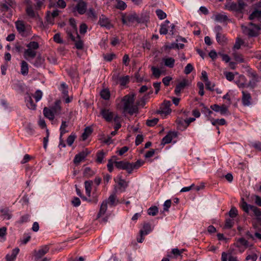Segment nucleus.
<instances>
[{
	"label": "nucleus",
	"instance_id": "nucleus-48",
	"mask_svg": "<svg viewBox=\"0 0 261 261\" xmlns=\"http://www.w3.org/2000/svg\"><path fill=\"white\" fill-rule=\"evenodd\" d=\"M147 213L150 216H155L158 213V208L156 206H151L148 209Z\"/></svg>",
	"mask_w": 261,
	"mask_h": 261
},
{
	"label": "nucleus",
	"instance_id": "nucleus-13",
	"mask_svg": "<svg viewBox=\"0 0 261 261\" xmlns=\"http://www.w3.org/2000/svg\"><path fill=\"white\" fill-rule=\"evenodd\" d=\"M114 164L117 169L125 170L129 174V171L131 169L130 163L125 161H116Z\"/></svg>",
	"mask_w": 261,
	"mask_h": 261
},
{
	"label": "nucleus",
	"instance_id": "nucleus-64",
	"mask_svg": "<svg viewBox=\"0 0 261 261\" xmlns=\"http://www.w3.org/2000/svg\"><path fill=\"white\" fill-rule=\"evenodd\" d=\"M228 112V108L225 105L221 106L219 111V112H220L221 115L226 114Z\"/></svg>",
	"mask_w": 261,
	"mask_h": 261
},
{
	"label": "nucleus",
	"instance_id": "nucleus-14",
	"mask_svg": "<svg viewBox=\"0 0 261 261\" xmlns=\"http://www.w3.org/2000/svg\"><path fill=\"white\" fill-rule=\"evenodd\" d=\"M253 43V40H251L250 42H249L248 41L247 42H245L241 38L237 37L233 46V48L239 49L241 48V46L242 45H244L245 46L251 48Z\"/></svg>",
	"mask_w": 261,
	"mask_h": 261
},
{
	"label": "nucleus",
	"instance_id": "nucleus-61",
	"mask_svg": "<svg viewBox=\"0 0 261 261\" xmlns=\"http://www.w3.org/2000/svg\"><path fill=\"white\" fill-rule=\"evenodd\" d=\"M88 29L87 25L85 23H83L80 25V33L82 35H84Z\"/></svg>",
	"mask_w": 261,
	"mask_h": 261
},
{
	"label": "nucleus",
	"instance_id": "nucleus-35",
	"mask_svg": "<svg viewBox=\"0 0 261 261\" xmlns=\"http://www.w3.org/2000/svg\"><path fill=\"white\" fill-rule=\"evenodd\" d=\"M72 41L75 42V46L77 49H83L84 46L83 41L82 40L79 35V37H77L76 35H75L74 40Z\"/></svg>",
	"mask_w": 261,
	"mask_h": 261
},
{
	"label": "nucleus",
	"instance_id": "nucleus-44",
	"mask_svg": "<svg viewBox=\"0 0 261 261\" xmlns=\"http://www.w3.org/2000/svg\"><path fill=\"white\" fill-rule=\"evenodd\" d=\"M94 172L89 167H86L84 171L83 175L86 178H89L94 175Z\"/></svg>",
	"mask_w": 261,
	"mask_h": 261
},
{
	"label": "nucleus",
	"instance_id": "nucleus-22",
	"mask_svg": "<svg viewBox=\"0 0 261 261\" xmlns=\"http://www.w3.org/2000/svg\"><path fill=\"white\" fill-rule=\"evenodd\" d=\"M43 113L44 117L48 119L49 120L53 121L54 120L55 115L49 108L44 107L43 110Z\"/></svg>",
	"mask_w": 261,
	"mask_h": 261
},
{
	"label": "nucleus",
	"instance_id": "nucleus-56",
	"mask_svg": "<svg viewBox=\"0 0 261 261\" xmlns=\"http://www.w3.org/2000/svg\"><path fill=\"white\" fill-rule=\"evenodd\" d=\"M30 218V215L29 214H25L22 216L20 219L17 221V222L19 224H22L23 223L27 222Z\"/></svg>",
	"mask_w": 261,
	"mask_h": 261
},
{
	"label": "nucleus",
	"instance_id": "nucleus-60",
	"mask_svg": "<svg viewBox=\"0 0 261 261\" xmlns=\"http://www.w3.org/2000/svg\"><path fill=\"white\" fill-rule=\"evenodd\" d=\"M194 68L191 63H189L185 68L184 72L186 74H190L193 70Z\"/></svg>",
	"mask_w": 261,
	"mask_h": 261
},
{
	"label": "nucleus",
	"instance_id": "nucleus-29",
	"mask_svg": "<svg viewBox=\"0 0 261 261\" xmlns=\"http://www.w3.org/2000/svg\"><path fill=\"white\" fill-rule=\"evenodd\" d=\"M163 61L164 63V65L170 68H172L175 64V60L172 57H168L167 58L163 59Z\"/></svg>",
	"mask_w": 261,
	"mask_h": 261
},
{
	"label": "nucleus",
	"instance_id": "nucleus-38",
	"mask_svg": "<svg viewBox=\"0 0 261 261\" xmlns=\"http://www.w3.org/2000/svg\"><path fill=\"white\" fill-rule=\"evenodd\" d=\"M235 83L240 88H243L246 86L245 77L243 75L240 76L239 79L235 81Z\"/></svg>",
	"mask_w": 261,
	"mask_h": 261
},
{
	"label": "nucleus",
	"instance_id": "nucleus-47",
	"mask_svg": "<svg viewBox=\"0 0 261 261\" xmlns=\"http://www.w3.org/2000/svg\"><path fill=\"white\" fill-rule=\"evenodd\" d=\"M248 75L251 77V79L253 80H259V77L256 72L252 69H249L247 70Z\"/></svg>",
	"mask_w": 261,
	"mask_h": 261
},
{
	"label": "nucleus",
	"instance_id": "nucleus-41",
	"mask_svg": "<svg viewBox=\"0 0 261 261\" xmlns=\"http://www.w3.org/2000/svg\"><path fill=\"white\" fill-rule=\"evenodd\" d=\"M68 126V124L67 122L64 120L62 121L61 125L60 128V135L61 137H63V136L66 133L68 132L67 130L66 129V128Z\"/></svg>",
	"mask_w": 261,
	"mask_h": 261
},
{
	"label": "nucleus",
	"instance_id": "nucleus-16",
	"mask_svg": "<svg viewBox=\"0 0 261 261\" xmlns=\"http://www.w3.org/2000/svg\"><path fill=\"white\" fill-rule=\"evenodd\" d=\"M100 115L107 122H111L114 117V113L107 109H102L100 111Z\"/></svg>",
	"mask_w": 261,
	"mask_h": 261
},
{
	"label": "nucleus",
	"instance_id": "nucleus-28",
	"mask_svg": "<svg viewBox=\"0 0 261 261\" xmlns=\"http://www.w3.org/2000/svg\"><path fill=\"white\" fill-rule=\"evenodd\" d=\"M144 161L141 160H138L135 163H130L131 169L129 171V174L132 173V171L134 169H138L141 166L144 164Z\"/></svg>",
	"mask_w": 261,
	"mask_h": 261
},
{
	"label": "nucleus",
	"instance_id": "nucleus-62",
	"mask_svg": "<svg viewBox=\"0 0 261 261\" xmlns=\"http://www.w3.org/2000/svg\"><path fill=\"white\" fill-rule=\"evenodd\" d=\"M234 224V222L232 220L230 219H227L225 221V224L224 227L225 228H231Z\"/></svg>",
	"mask_w": 261,
	"mask_h": 261
},
{
	"label": "nucleus",
	"instance_id": "nucleus-36",
	"mask_svg": "<svg viewBox=\"0 0 261 261\" xmlns=\"http://www.w3.org/2000/svg\"><path fill=\"white\" fill-rule=\"evenodd\" d=\"M106 154V153L103 150L98 151L96 153V162L100 164L103 163Z\"/></svg>",
	"mask_w": 261,
	"mask_h": 261
},
{
	"label": "nucleus",
	"instance_id": "nucleus-53",
	"mask_svg": "<svg viewBox=\"0 0 261 261\" xmlns=\"http://www.w3.org/2000/svg\"><path fill=\"white\" fill-rule=\"evenodd\" d=\"M33 96L35 98L36 102H38L42 97V92L41 90H37L34 94H33Z\"/></svg>",
	"mask_w": 261,
	"mask_h": 261
},
{
	"label": "nucleus",
	"instance_id": "nucleus-10",
	"mask_svg": "<svg viewBox=\"0 0 261 261\" xmlns=\"http://www.w3.org/2000/svg\"><path fill=\"white\" fill-rule=\"evenodd\" d=\"M242 103L244 107H249L253 103L251 95L248 91L243 90L242 91Z\"/></svg>",
	"mask_w": 261,
	"mask_h": 261
},
{
	"label": "nucleus",
	"instance_id": "nucleus-23",
	"mask_svg": "<svg viewBox=\"0 0 261 261\" xmlns=\"http://www.w3.org/2000/svg\"><path fill=\"white\" fill-rule=\"evenodd\" d=\"M176 136L174 132H169L162 139V143L163 144H168L171 142L173 138Z\"/></svg>",
	"mask_w": 261,
	"mask_h": 261
},
{
	"label": "nucleus",
	"instance_id": "nucleus-6",
	"mask_svg": "<svg viewBox=\"0 0 261 261\" xmlns=\"http://www.w3.org/2000/svg\"><path fill=\"white\" fill-rule=\"evenodd\" d=\"M69 22L70 28L67 27L66 28V31L68 38H70L71 40H74L75 35H76L77 37H79L76 21L74 18H71L69 19Z\"/></svg>",
	"mask_w": 261,
	"mask_h": 261
},
{
	"label": "nucleus",
	"instance_id": "nucleus-5",
	"mask_svg": "<svg viewBox=\"0 0 261 261\" xmlns=\"http://www.w3.org/2000/svg\"><path fill=\"white\" fill-rule=\"evenodd\" d=\"M17 31L22 37H27L31 34V27L30 25H25L21 20H17L15 22Z\"/></svg>",
	"mask_w": 261,
	"mask_h": 261
},
{
	"label": "nucleus",
	"instance_id": "nucleus-59",
	"mask_svg": "<svg viewBox=\"0 0 261 261\" xmlns=\"http://www.w3.org/2000/svg\"><path fill=\"white\" fill-rule=\"evenodd\" d=\"M116 7L118 9L123 10L126 8V4L123 1H119L117 2Z\"/></svg>",
	"mask_w": 261,
	"mask_h": 261
},
{
	"label": "nucleus",
	"instance_id": "nucleus-4",
	"mask_svg": "<svg viewBox=\"0 0 261 261\" xmlns=\"http://www.w3.org/2000/svg\"><path fill=\"white\" fill-rule=\"evenodd\" d=\"M241 207L242 210L247 214L249 213L250 211H251L254 216L256 217V220L261 217V210L260 208L255 206L248 204L244 201V198L242 199V203Z\"/></svg>",
	"mask_w": 261,
	"mask_h": 261
},
{
	"label": "nucleus",
	"instance_id": "nucleus-11",
	"mask_svg": "<svg viewBox=\"0 0 261 261\" xmlns=\"http://www.w3.org/2000/svg\"><path fill=\"white\" fill-rule=\"evenodd\" d=\"M234 245L238 248L240 252H243L249 247V243L248 241L243 238H239L234 243Z\"/></svg>",
	"mask_w": 261,
	"mask_h": 261
},
{
	"label": "nucleus",
	"instance_id": "nucleus-19",
	"mask_svg": "<svg viewBox=\"0 0 261 261\" xmlns=\"http://www.w3.org/2000/svg\"><path fill=\"white\" fill-rule=\"evenodd\" d=\"M122 21L123 24H127L128 23L139 22V18L136 14H131L126 17H123L122 18Z\"/></svg>",
	"mask_w": 261,
	"mask_h": 261
},
{
	"label": "nucleus",
	"instance_id": "nucleus-21",
	"mask_svg": "<svg viewBox=\"0 0 261 261\" xmlns=\"http://www.w3.org/2000/svg\"><path fill=\"white\" fill-rule=\"evenodd\" d=\"M61 101L60 100H57L54 103V106L49 107L50 110L54 113L55 115H59L61 114L62 107L61 106Z\"/></svg>",
	"mask_w": 261,
	"mask_h": 261
},
{
	"label": "nucleus",
	"instance_id": "nucleus-39",
	"mask_svg": "<svg viewBox=\"0 0 261 261\" xmlns=\"http://www.w3.org/2000/svg\"><path fill=\"white\" fill-rule=\"evenodd\" d=\"M0 211L3 214L2 216L4 219L9 220L12 218V214L8 208H2Z\"/></svg>",
	"mask_w": 261,
	"mask_h": 261
},
{
	"label": "nucleus",
	"instance_id": "nucleus-55",
	"mask_svg": "<svg viewBox=\"0 0 261 261\" xmlns=\"http://www.w3.org/2000/svg\"><path fill=\"white\" fill-rule=\"evenodd\" d=\"M226 79L229 81H232L234 79V74L231 72L225 71L224 72Z\"/></svg>",
	"mask_w": 261,
	"mask_h": 261
},
{
	"label": "nucleus",
	"instance_id": "nucleus-12",
	"mask_svg": "<svg viewBox=\"0 0 261 261\" xmlns=\"http://www.w3.org/2000/svg\"><path fill=\"white\" fill-rule=\"evenodd\" d=\"M87 7V3L84 0H80L74 8V11H76L79 14L82 15L86 12Z\"/></svg>",
	"mask_w": 261,
	"mask_h": 261
},
{
	"label": "nucleus",
	"instance_id": "nucleus-51",
	"mask_svg": "<svg viewBox=\"0 0 261 261\" xmlns=\"http://www.w3.org/2000/svg\"><path fill=\"white\" fill-rule=\"evenodd\" d=\"M233 58L236 61L239 63H243L244 62V60L242 55L238 53H234L233 54Z\"/></svg>",
	"mask_w": 261,
	"mask_h": 261
},
{
	"label": "nucleus",
	"instance_id": "nucleus-32",
	"mask_svg": "<svg viewBox=\"0 0 261 261\" xmlns=\"http://www.w3.org/2000/svg\"><path fill=\"white\" fill-rule=\"evenodd\" d=\"M118 184L120 186L119 189L121 192H124L126 188L128 187V181H125L124 179H122L121 176L119 178Z\"/></svg>",
	"mask_w": 261,
	"mask_h": 261
},
{
	"label": "nucleus",
	"instance_id": "nucleus-7",
	"mask_svg": "<svg viewBox=\"0 0 261 261\" xmlns=\"http://www.w3.org/2000/svg\"><path fill=\"white\" fill-rule=\"evenodd\" d=\"M246 6V4L243 0H238V4L231 3L227 6V8L229 11L242 13Z\"/></svg>",
	"mask_w": 261,
	"mask_h": 261
},
{
	"label": "nucleus",
	"instance_id": "nucleus-52",
	"mask_svg": "<svg viewBox=\"0 0 261 261\" xmlns=\"http://www.w3.org/2000/svg\"><path fill=\"white\" fill-rule=\"evenodd\" d=\"M155 13L158 18L161 20L164 19L167 17L166 14L161 9H157L155 11Z\"/></svg>",
	"mask_w": 261,
	"mask_h": 261
},
{
	"label": "nucleus",
	"instance_id": "nucleus-63",
	"mask_svg": "<svg viewBox=\"0 0 261 261\" xmlns=\"http://www.w3.org/2000/svg\"><path fill=\"white\" fill-rule=\"evenodd\" d=\"M10 5L6 2L2 3L0 5V8L3 11H7L10 8Z\"/></svg>",
	"mask_w": 261,
	"mask_h": 261
},
{
	"label": "nucleus",
	"instance_id": "nucleus-8",
	"mask_svg": "<svg viewBox=\"0 0 261 261\" xmlns=\"http://www.w3.org/2000/svg\"><path fill=\"white\" fill-rule=\"evenodd\" d=\"M171 105V103L170 101L164 100L158 111V113L162 116H166L169 115L171 112V109H170Z\"/></svg>",
	"mask_w": 261,
	"mask_h": 261
},
{
	"label": "nucleus",
	"instance_id": "nucleus-3",
	"mask_svg": "<svg viewBox=\"0 0 261 261\" xmlns=\"http://www.w3.org/2000/svg\"><path fill=\"white\" fill-rule=\"evenodd\" d=\"M27 49L24 51V58L29 61L34 59L37 55L36 50L39 48V43L36 41H31L26 45Z\"/></svg>",
	"mask_w": 261,
	"mask_h": 261
},
{
	"label": "nucleus",
	"instance_id": "nucleus-50",
	"mask_svg": "<svg viewBox=\"0 0 261 261\" xmlns=\"http://www.w3.org/2000/svg\"><path fill=\"white\" fill-rule=\"evenodd\" d=\"M129 81V77L128 75L122 76L119 79V82L118 84H120V85L122 86H125Z\"/></svg>",
	"mask_w": 261,
	"mask_h": 261
},
{
	"label": "nucleus",
	"instance_id": "nucleus-46",
	"mask_svg": "<svg viewBox=\"0 0 261 261\" xmlns=\"http://www.w3.org/2000/svg\"><path fill=\"white\" fill-rule=\"evenodd\" d=\"M100 96L103 99L108 100L110 97V92L108 89H103L100 92Z\"/></svg>",
	"mask_w": 261,
	"mask_h": 261
},
{
	"label": "nucleus",
	"instance_id": "nucleus-31",
	"mask_svg": "<svg viewBox=\"0 0 261 261\" xmlns=\"http://www.w3.org/2000/svg\"><path fill=\"white\" fill-rule=\"evenodd\" d=\"M170 23V21L166 20L163 24L161 25L160 29V33L162 35H166L167 34L168 31L169 26L168 24Z\"/></svg>",
	"mask_w": 261,
	"mask_h": 261
},
{
	"label": "nucleus",
	"instance_id": "nucleus-17",
	"mask_svg": "<svg viewBox=\"0 0 261 261\" xmlns=\"http://www.w3.org/2000/svg\"><path fill=\"white\" fill-rule=\"evenodd\" d=\"M175 122L177 129L179 130H185L188 127V124L187 123L186 120L181 117H178Z\"/></svg>",
	"mask_w": 261,
	"mask_h": 261
},
{
	"label": "nucleus",
	"instance_id": "nucleus-1",
	"mask_svg": "<svg viewBox=\"0 0 261 261\" xmlns=\"http://www.w3.org/2000/svg\"><path fill=\"white\" fill-rule=\"evenodd\" d=\"M122 109L125 112H127L130 115H133L138 112L137 106L134 105L135 95L128 94L125 95L121 99Z\"/></svg>",
	"mask_w": 261,
	"mask_h": 261
},
{
	"label": "nucleus",
	"instance_id": "nucleus-15",
	"mask_svg": "<svg viewBox=\"0 0 261 261\" xmlns=\"http://www.w3.org/2000/svg\"><path fill=\"white\" fill-rule=\"evenodd\" d=\"M98 23L102 27H105L107 29H110L113 27V25L109 19L103 15H101Z\"/></svg>",
	"mask_w": 261,
	"mask_h": 261
},
{
	"label": "nucleus",
	"instance_id": "nucleus-2",
	"mask_svg": "<svg viewBox=\"0 0 261 261\" xmlns=\"http://www.w3.org/2000/svg\"><path fill=\"white\" fill-rule=\"evenodd\" d=\"M242 33L248 37V41L254 39H250L256 37L260 34L261 28L259 25L255 24L252 22H249L246 25H241Z\"/></svg>",
	"mask_w": 261,
	"mask_h": 261
},
{
	"label": "nucleus",
	"instance_id": "nucleus-26",
	"mask_svg": "<svg viewBox=\"0 0 261 261\" xmlns=\"http://www.w3.org/2000/svg\"><path fill=\"white\" fill-rule=\"evenodd\" d=\"M26 13L27 14L32 18H37L39 17V15L37 13H36L34 11L32 6L31 5H29L26 8Z\"/></svg>",
	"mask_w": 261,
	"mask_h": 261
},
{
	"label": "nucleus",
	"instance_id": "nucleus-49",
	"mask_svg": "<svg viewBox=\"0 0 261 261\" xmlns=\"http://www.w3.org/2000/svg\"><path fill=\"white\" fill-rule=\"evenodd\" d=\"M151 70L152 72V75L155 77V78H159L161 75V70L157 67H155L154 66H152L151 68Z\"/></svg>",
	"mask_w": 261,
	"mask_h": 261
},
{
	"label": "nucleus",
	"instance_id": "nucleus-57",
	"mask_svg": "<svg viewBox=\"0 0 261 261\" xmlns=\"http://www.w3.org/2000/svg\"><path fill=\"white\" fill-rule=\"evenodd\" d=\"M115 57L116 55L114 54H107L103 55V58L105 60L108 62H111Z\"/></svg>",
	"mask_w": 261,
	"mask_h": 261
},
{
	"label": "nucleus",
	"instance_id": "nucleus-18",
	"mask_svg": "<svg viewBox=\"0 0 261 261\" xmlns=\"http://www.w3.org/2000/svg\"><path fill=\"white\" fill-rule=\"evenodd\" d=\"M49 245H44L41 246L35 254V259L38 260L42 257L45 254H46L49 251Z\"/></svg>",
	"mask_w": 261,
	"mask_h": 261
},
{
	"label": "nucleus",
	"instance_id": "nucleus-40",
	"mask_svg": "<svg viewBox=\"0 0 261 261\" xmlns=\"http://www.w3.org/2000/svg\"><path fill=\"white\" fill-rule=\"evenodd\" d=\"M27 106L29 109L35 110L36 109V105L34 103L32 98L31 96H29L26 99Z\"/></svg>",
	"mask_w": 261,
	"mask_h": 261
},
{
	"label": "nucleus",
	"instance_id": "nucleus-45",
	"mask_svg": "<svg viewBox=\"0 0 261 261\" xmlns=\"http://www.w3.org/2000/svg\"><path fill=\"white\" fill-rule=\"evenodd\" d=\"M76 138V135L75 133H72L70 135H69L66 140L68 146H71L73 142H74L75 139Z\"/></svg>",
	"mask_w": 261,
	"mask_h": 261
},
{
	"label": "nucleus",
	"instance_id": "nucleus-30",
	"mask_svg": "<svg viewBox=\"0 0 261 261\" xmlns=\"http://www.w3.org/2000/svg\"><path fill=\"white\" fill-rule=\"evenodd\" d=\"M152 230L151 225L148 223H144L142 229L140 230V233L141 234L146 235L148 234Z\"/></svg>",
	"mask_w": 261,
	"mask_h": 261
},
{
	"label": "nucleus",
	"instance_id": "nucleus-37",
	"mask_svg": "<svg viewBox=\"0 0 261 261\" xmlns=\"http://www.w3.org/2000/svg\"><path fill=\"white\" fill-rule=\"evenodd\" d=\"M92 184L93 182L92 180H87L85 181L86 193L89 197H90L91 195Z\"/></svg>",
	"mask_w": 261,
	"mask_h": 261
},
{
	"label": "nucleus",
	"instance_id": "nucleus-33",
	"mask_svg": "<svg viewBox=\"0 0 261 261\" xmlns=\"http://www.w3.org/2000/svg\"><path fill=\"white\" fill-rule=\"evenodd\" d=\"M107 204L108 202L107 201H103L102 202L100 205L99 212L97 214V218H99L106 213L107 210Z\"/></svg>",
	"mask_w": 261,
	"mask_h": 261
},
{
	"label": "nucleus",
	"instance_id": "nucleus-42",
	"mask_svg": "<svg viewBox=\"0 0 261 261\" xmlns=\"http://www.w3.org/2000/svg\"><path fill=\"white\" fill-rule=\"evenodd\" d=\"M261 17V11L255 10L249 16V20H253L255 18Z\"/></svg>",
	"mask_w": 261,
	"mask_h": 261
},
{
	"label": "nucleus",
	"instance_id": "nucleus-34",
	"mask_svg": "<svg viewBox=\"0 0 261 261\" xmlns=\"http://www.w3.org/2000/svg\"><path fill=\"white\" fill-rule=\"evenodd\" d=\"M20 72L23 75H27L28 74L29 65L25 61H22L21 63Z\"/></svg>",
	"mask_w": 261,
	"mask_h": 261
},
{
	"label": "nucleus",
	"instance_id": "nucleus-20",
	"mask_svg": "<svg viewBox=\"0 0 261 261\" xmlns=\"http://www.w3.org/2000/svg\"><path fill=\"white\" fill-rule=\"evenodd\" d=\"M189 85V81L187 79H183L175 87L174 92L176 95L180 94L181 91Z\"/></svg>",
	"mask_w": 261,
	"mask_h": 261
},
{
	"label": "nucleus",
	"instance_id": "nucleus-54",
	"mask_svg": "<svg viewBox=\"0 0 261 261\" xmlns=\"http://www.w3.org/2000/svg\"><path fill=\"white\" fill-rule=\"evenodd\" d=\"M158 121L159 119L158 118L148 119L146 120V124L148 126H153L158 123Z\"/></svg>",
	"mask_w": 261,
	"mask_h": 261
},
{
	"label": "nucleus",
	"instance_id": "nucleus-9",
	"mask_svg": "<svg viewBox=\"0 0 261 261\" xmlns=\"http://www.w3.org/2000/svg\"><path fill=\"white\" fill-rule=\"evenodd\" d=\"M215 32L216 34V40L217 42L221 45L226 43L227 38L225 35L222 33V28L220 25H217L215 28Z\"/></svg>",
	"mask_w": 261,
	"mask_h": 261
},
{
	"label": "nucleus",
	"instance_id": "nucleus-58",
	"mask_svg": "<svg viewBox=\"0 0 261 261\" xmlns=\"http://www.w3.org/2000/svg\"><path fill=\"white\" fill-rule=\"evenodd\" d=\"M238 215V210L235 207H232L229 211V215L231 218H235Z\"/></svg>",
	"mask_w": 261,
	"mask_h": 261
},
{
	"label": "nucleus",
	"instance_id": "nucleus-27",
	"mask_svg": "<svg viewBox=\"0 0 261 261\" xmlns=\"http://www.w3.org/2000/svg\"><path fill=\"white\" fill-rule=\"evenodd\" d=\"M19 249L15 248L12 250L11 254H7L6 256L7 261H14L16 259V256L19 253Z\"/></svg>",
	"mask_w": 261,
	"mask_h": 261
},
{
	"label": "nucleus",
	"instance_id": "nucleus-24",
	"mask_svg": "<svg viewBox=\"0 0 261 261\" xmlns=\"http://www.w3.org/2000/svg\"><path fill=\"white\" fill-rule=\"evenodd\" d=\"M86 15L88 18L93 21H95L97 19V15L93 8H89L86 12Z\"/></svg>",
	"mask_w": 261,
	"mask_h": 261
},
{
	"label": "nucleus",
	"instance_id": "nucleus-25",
	"mask_svg": "<svg viewBox=\"0 0 261 261\" xmlns=\"http://www.w3.org/2000/svg\"><path fill=\"white\" fill-rule=\"evenodd\" d=\"M88 155V153L82 151L75 155L73 162L75 164H79L82 162Z\"/></svg>",
	"mask_w": 261,
	"mask_h": 261
},
{
	"label": "nucleus",
	"instance_id": "nucleus-43",
	"mask_svg": "<svg viewBox=\"0 0 261 261\" xmlns=\"http://www.w3.org/2000/svg\"><path fill=\"white\" fill-rule=\"evenodd\" d=\"M92 132V129L90 127H87L85 128L84 133L82 134V137L83 140H86Z\"/></svg>",
	"mask_w": 261,
	"mask_h": 261
}]
</instances>
